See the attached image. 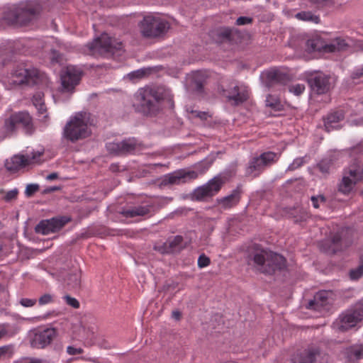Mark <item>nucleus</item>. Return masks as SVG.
<instances>
[{
  "instance_id": "obj_60",
  "label": "nucleus",
  "mask_w": 363,
  "mask_h": 363,
  "mask_svg": "<svg viewBox=\"0 0 363 363\" xmlns=\"http://www.w3.org/2000/svg\"><path fill=\"white\" fill-rule=\"evenodd\" d=\"M79 285V280L78 279V278L76 277L75 278V284L74 285V286H77Z\"/></svg>"
},
{
  "instance_id": "obj_41",
  "label": "nucleus",
  "mask_w": 363,
  "mask_h": 363,
  "mask_svg": "<svg viewBox=\"0 0 363 363\" xmlns=\"http://www.w3.org/2000/svg\"><path fill=\"white\" fill-rule=\"evenodd\" d=\"M53 302V296L50 294L41 296L38 300L39 305L43 306Z\"/></svg>"
},
{
  "instance_id": "obj_22",
  "label": "nucleus",
  "mask_w": 363,
  "mask_h": 363,
  "mask_svg": "<svg viewBox=\"0 0 363 363\" xmlns=\"http://www.w3.org/2000/svg\"><path fill=\"white\" fill-rule=\"evenodd\" d=\"M331 293L328 291H320L315 294L313 299L311 300L307 306V308L320 311L329 303V297Z\"/></svg>"
},
{
  "instance_id": "obj_61",
  "label": "nucleus",
  "mask_w": 363,
  "mask_h": 363,
  "mask_svg": "<svg viewBox=\"0 0 363 363\" xmlns=\"http://www.w3.org/2000/svg\"><path fill=\"white\" fill-rule=\"evenodd\" d=\"M209 167H210V164H208L205 167V169H204V170H203V171L201 172V174H203V173H204V172H206V171L209 168Z\"/></svg>"
},
{
  "instance_id": "obj_16",
  "label": "nucleus",
  "mask_w": 363,
  "mask_h": 363,
  "mask_svg": "<svg viewBox=\"0 0 363 363\" xmlns=\"http://www.w3.org/2000/svg\"><path fill=\"white\" fill-rule=\"evenodd\" d=\"M82 72L76 67H67L64 74L61 77L63 91L69 92L79 83Z\"/></svg>"
},
{
  "instance_id": "obj_58",
  "label": "nucleus",
  "mask_w": 363,
  "mask_h": 363,
  "mask_svg": "<svg viewBox=\"0 0 363 363\" xmlns=\"http://www.w3.org/2000/svg\"><path fill=\"white\" fill-rule=\"evenodd\" d=\"M26 363H41V361L37 359H30L29 362Z\"/></svg>"
},
{
  "instance_id": "obj_3",
  "label": "nucleus",
  "mask_w": 363,
  "mask_h": 363,
  "mask_svg": "<svg viewBox=\"0 0 363 363\" xmlns=\"http://www.w3.org/2000/svg\"><path fill=\"white\" fill-rule=\"evenodd\" d=\"M251 256L257 269L264 274H272L286 267L285 258L271 251L257 249Z\"/></svg>"
},
{
  "instance_id": "obj_51",
  "label": "nucleus",
  "mask_w": 363,
  "mask_h": 363,
  "mask_svg": "<svg viewBox=\"0 0 363 363\" xmlns=\"http://www.w3.org/2000/svg\"><path fill=\"white\" fill-rule=\"evenodd\" d=\"M10 351L9 346H4L0 347V359L4 357Z\"/></svg>"
},
{
  "instance_id": "obj_7",
  "label": "nucleus",
  "mask_w": 363,
  "mask_h": 363,
  "mask_svg": "<svg viewBox=\"0 0 363 363\" xmlns=\"http://www.w3.org/2000/svg\"><path fill=\"white\" fill-rule=\"evenodd\" d=\"M90 134L89 127L82 113L72 117L64 128V136L74 142L88 137Z\"/></svg>"
},
{
  "instance_id": "obj_21",
  "label": "nucleus",
  "mask_w": 363,
  "mask_h": 363,
  "mask_svg": "<svg viewBox=\"0 0 363 363\" xmlns=\"http://www.w3.org/2000/svg\"><path fill=\"white\" fill-rule=\"evenodd\" d=\"M226 97L233 105L242 104L249 97V92L246 87L235 85L231 89L226 91Z\"/></svg>"
},
{
  "instance_id": "obj_10",
  "label": "nucleus",
  "mask_w": 363,
  "mask_h": 363,
  "mask_svg": "<svg viewBox=\"0 0 363 363\" xmlns=\"http://www.w3.org/2000/svg\"><path fill=\"white\" fill-rule=\"evenodd\" d=\"M43 155V150H38L26 156L22 155H16L8 159L5 162L6 169L11 172L15 173L21 169L33 163H38L40 162V157Z\"/></svg>"
},
{
  "instance_id": "obj_46",
  "label": "nucleus",
  "mask_w": 363,
  "mask_h": 363,
  "mask_svg": "<svg viewBox=\"0 0 363 363\" xmlns=\"http://www.w3.org/2000/svg\"><path fill=\"white\" fill-rule=\"evenodd\" d=\"M62 56L55 50H52L50 54V59L52 62L59 63L62 61Z\"/></svg>"
},
{
  "instance_id": "obj_9",
  "label": "nucleus",
  "mask_w": 363,
  "mask_h": 363,
  "mask_svg": "<svg viewBox=\"0 0 363 363\" xmlns=\"http://www.w3.org/2000/svg\"><path fill=\"white\" fill-rule=\"evenodd\" d=\"M279 155L274 152H265L258 157H252L249 162L246 174L254 177L259 176L264 169L277 162Z\"/></svg>"
},
{
  "instance_id": "obj_50",
  "label": "nucleus",
  "mask_w": 363,
  "mask_h": 363,
  "mask_svg": "<svg viewBox=\"0 0 363 363\" xmlns=\"http://www.w3.org/2000/svg\"><path fill=\"white\" fill-rule=\"evenodd\" d=\"M303 164V159L302 158H298L294 160L293 163L290 165L289 167L290 169H294L295 168H297L300 166H301Z\"/></svg>"
},
{
  "instance_id": "obj_32",
  "label": "nucleus",
  "mask_w": 363,
  "mask_h": 363,
  "mask_svg": "<svg viewBox=\"0 0 363 363\" xmlns=\"http://www.w3.org/2000/svg\"><path fill=\"white\" fill-rule=\"evenodd\" d=\"M43 97L44 94L41 91L35 93L33 96V104L40 114H43L46 112V107L43 101Z\"/></svg>"
},
{
  "instance_id": "obj_13",
  "label": "nucleus",
  "mask_w": 363,
  "mask_h": 363,
  "mask_svg": "<svg viewBox=\"0 0 363 363\" xmlns=\"http://www.w3.org/2000/svg\"><path fill=\"white\" fill-rule=\"evenodd\" d=\"M225 182L220 177H215L207 184L198 187L194 192V196L197 200H203L208 197H212L217 194Z\"/></svg>"
},
{
  "instance_id": "obj_19",
  "label": "nucleus",
  "mask_w": 363,
  "mask_h": 363,
  "mask_svg": "<svg viewBox=\"0 0 363 363\" xmlns=\"http://www.w3.org/2000/svg\"><path fill=\"white\" fill-rule=\"evenodd\" d=\"M330 77L323 73H318L309 79L312 90L318 94L327 92L330 89Z\"/></svg>"
},
{
  "instance_id": "obj_55",
  "label": "nucleus",
  "mask_w": 363,
  "mask_h": 363,
  "mask_svg": "<svg viewBox=\"0 0 363 363\" xmlns=\"http://www.w3.org/2000/svg\"><path fill=\"white\" fill-rule=\"evenodd\" d=\"M354 152H359L363 154V143H360L357 147L354 148Z\"/></svg>"
},
{
  "instance_id": "obj_11",
  "label": "nucleus",
  "mask_w": 363,
  "mask_h": 363,
  "mask_svg": "<svg viewBox=\"0 0 363 363\" xmlns=\"http://www.w3.org/2000/svg\"><path fill=\"white\" fill-rule=\"evenodd\" d=\"M363 320V308L358 306L342 313L338 320L333 323L334 328L345 331L355 326Z\"/></svg>"
},
{
  "instance_id": "obj_34",
  "label": "nucleus",
  "mask_w": 363,
  "mask_h": 363,
  "mask_svg": "<svg viewBox=\"0 0 363 363\" xmlns=\"http://www.w3.org/2000/svg\"><path fill=\"white\" fill-rule=\"evenodd\" d=\"M0 194H4V196L2 198L3 200H4L6 202H9L17 199L18 191L17 189H14L7 192H5V191L3 189H1Z\"/></svg>"
},
{
  "instance_id": "obj_57",
  "label": "nucleus",
  "mask_w": 363,
  "mask_h": 363,
  "mask_svg": "<svg viewBox=\"0 0 363 363\" xmlns=\"http://www.w3.org/2000/svg\"><path fill=\"white\" fill-rule=\"evenodd\" d=\"M309 1L313 4H321L324 2H325L327 0H309Z\"/></svg>"
},
{
  "instance_id": "obj_62",
  "label": "nucleus",
  "mask_w": 363,
  "mask_h": 363,
  "mask_svg": "<svg viewBox=\"0 0 363 363\" xmlns=\"http://www.w3.org/2000/svg\"><path fill=\"white\" fill-rule=\"evenodd\" d=\"M4 335V332L0 331V338Z\"/></svg>"
},
{
  "instance_id": "obj_40",
  "label": "nucleus",
  "mask_w": 363,
  "mask_h": 363,
  "mask_svg": "<svg viewBox=\"0 0 363 363\" xmlns=\"http://www.w3.org/2000/svg\"><path fill=\"white\" fill-rule=\"evenodd\" d=\"M211 263L210 258L206 256L204 254L201 255L198 258V267L199 268H204L208 267Z\"/></svg>"
},
{
  "instance_id": "obj_17",
  "label": "nucleus",
  "mask_w": 363,
  "mask_h": 363,
  "mask_svg": "<svg viewBox=\"0 0 363 363\" xmlns=\"http://www.w3.org/2000/svg\"><path fill=\"white\" fill-rule=\"evenodd\" d=\"M138 145L135 138H128L121 142L108 143L106 147L110 152L122 155L134 152Z\"/></svg>"
},
{
  "instance_id": "obj_49",
  "label": "nucleus",
  "mask_w": 363,
  "mask_h": 363,
  "mask_svg": "<svg viewBox=\"0 0 363 363\" xmlns=\"http://www.w3.org/2000/svg\"><path fill=\"white\" fill-rule=\"evenodd\" d=\"M271 98V96H269L267 98V100H266V104L267 106H269V107H272V108H274V109H279V102L278 101H275V102H270L269 101V99Z\"/></svg>"
},
{
  "instance_id": "obj_43",
  "label": "nucleus",
  "mask_w": 363,
  "mask_h": 363,
  "mask_svg": "<svg viewBox=\"0 0 363 363\" xmlns=\"http://www.w3.org/2000/svg\"><path fill=\"white\" fill-rule=\"evenodd\" d=\"M64 298L65 299L66 303L74 308H78L79 307V303L75 298L65 296Z\"/></svg>"
},
{
  "instance_id": "obj_45",
  "label": "nucleus",
  "mask_w": 363,
  "mask_h": 363,
  "mask_svg": "<svg viewBox=\"0 0 363 363\" xmlns=\"http://www.w3.org/2000/svg\"><path fill=\"white\" fill-rule=\"evenodd\" d=\"M325 201V199L322 195L311 197L312 205L315 208L319 207V203H324Z\"/></svg>"
},
{
  "instance_id": "obj_14",
  "label": "nucleus",
  "mask_w": 363,
  "mask_h": 363,
  "mask_svg": "<svg viewBox=\"0 0 363 363\" xmlns=\"http://www.w3.org/2000/svg\"><path fill=\"white\" fill-rule=\"evenodd\" d=\"M69 221L70 218L66 216L43 220L35 226V230L42 235L57 233Z\"/></svg>"
},
{
  "instance_id": "obj_6",
  "label": "nucleus",
  "mask_w": 363,
  "mask_h": 363,
  "mask_svg": "<svg viewBox=\"0 0 363 363\" xmlns=\"http://www.w3.org/2000/svg\"><path fill=\"white\" fill-rule=\"evenodd\" d=\"M45 78V74L36 68L26 67L23 65L18 66L11 73V83L17 85L32 86L43 83Z\"/></svg>"
},
{
  "instance_id": "obj_8",
  "label": "nucleus",
  "mask_w": 363,
  "mask_h": 363,
  "mask_svg": "<svg viewBox=\"0 0 363 363\" xmlns=\"http://www.w3.org/2000/svg\"><path fill=\"white\" fill-rule=\"evenodd\" d=\"M363 179V164L355 161L345 170L339 190L345 194L350 193L355 184Z\"/></svg>"
},
{
  "instance_id": "obj_29",
  "label": "nucleus",
  "mask_w": 363,
  "mask_h": 363,
  "mask_svg": "<svg viewBox=\"0 0 363 363\" xmlns=\"http://www.w3.org/2000/svg\"><path fill=\"white\" fill-rule=\"evenodd\" d=\"M267 77L272 83H277L282 85L289 81V76L279 70H272L267 74Z\"/></svg>"
},
{
  "instance_id": "obj_15",
  "label": "nucleus",
  "mask_w": 363,
  "mask_h": 363,
  "mask_svg": "<svg viewBox=\"0 0 363 363\" xmlns=\"http://www.w3.org/2000/svg\"><path fill=\"white\" fill-rule=\"evenodd\" d=\"M198 176L196 171L180 169L165 175L162 179V184L164 185L180 184L194 180L198 178Z\"/></svg>"
},
{
  "instance_id": "obj_26",
  "label": "nucleus",
  "mask_w": 363,
  "mask_h": 363,
  "mask_svg": "<svg viewBox=\"0 0 363 363\" xmlns=\"http://www.w3.org/2000/svg\"><path fill=\"white\" fill-rule=\"evenodd\" d=\"M208 75L206 72L196 71L191 74L190 85L194 91L202 93L206 83Z\"/></svg>"
},
{
  "instance_id": "obj_47",
  "label": "nucleus",
  "mask_w": 363,
  "mask_h": 363,
  "mask_svg": "<svg viewBox=\"0 0 363 363\" xmlns=\"http://www.w3.org/2000/svg\"><path fill=\"white\" fill-rule=\"evenodd\" d=\"M252 22V18H251L250 17H246V16H240V17L238 18V19L236 20V24L238 26L246 25V24L251 23Z\"/></svg>"
},
{
  "instance_id": "obj_39",
  "label": "nucleus",
  "mask_w": 363,
  "mask_h": 363,
  "mask_svg": "<svg viewBox=\"0 0 363 363\" xmlns=\"http://www.w3.org/2000/svg\"><path fill=\"white\" fill-rule=\"evenodd\" d=\"M149 73L147 69H140L136 71L132 72L128 75L130 79H141Z\"/></svg>"
},
{
  "instance_id": "obj_4",
  "label": "nucleus",
  "mask_w": 363,
  "mask_h": 363,
  "mask_svg": "<svg viewBox=\"0 0 363 363\" xmlns=\"http://www.w3.org/2000/svg\"><path fill=\"white\" fill-rule=\"evenodd\" d=\"M141 35L150 39L164 36L171 28V24L165 18L155 14L145 16L138 23Z\"/></svg>"
},
{
  "instance_id": "obj_48",
  "label": "nucleus",
  "mask_w": 363,
  "mask_h": 363,
  "mask_svg": "<svg viewBox=\"0 0 363 363\" xmlns=\"http://www.w3.org/2000/svg\"><path fill=\"white\" fill-rule=\"evenodd\" d=\"M38 190V186L37 184H28L26 189V194L28 196L33 195L35 192Z\"/></svg>"
},
{
  "instance_id": "obj_23",
  "label": "nucleus",
  "mask_w": 363,
  "mask_h": 363,
  "mask_svg": "<svg viewBox=\"0 0 363 363\" xmlns=\"http://www.w3.org/2000/svg\"><path fill=\"white\" fill-rule=\"evenodd\" d=\"M342 232H338L332 236L331 239L328 241V246L325 248V251L327 253L335 254L342 251L345 247L349 245V242L342 239Z\"/></svg>"
},
{
  "instance_id": "obj_2",
  "label": "nucleus",
  "mask_w": 363,
  "mask_h": 363,
  "mask_svg": "<svg viewBox=\"0 0 363 363\" xmlns=\"http://www.w3.org/2000/svg\"><path fill=\"white\" fill-rule=\"evenodd\" d=\"M39 13V6L33 3L13 5L4 12V18L11 25L26 26L35 19Z\"/></svg>"
},
{
  "instance_id": "obj_63",
  "label": "nucleus",
  "mask_w": 363,
  "mask_h": 363,
  "mask_svg": "<svg viewBox=\"0 0 363 363\" xmlns=\"http://www.w3.org/2000/svg\"><path fill=\"white\" fill-rule=\"evenodd\" d=\"M44 118H45V119H46V118H48V116H47V115H45V116H44Z\"/></svg>"
},
{
  "instance_id": "obj_31",
  "label": "nucleus",
  "mask_w": 363,
  "mask_h": 363,
  "mask_svg": "<svg viewBox=\"0 0 363 363\" xmlns=\"http://www.w3.org/2000/svg\"><path fill=\"white\" fill-rule=\"evenodd\" d=\"M347 354L350 359H363V344L354 345L347 349Z\"/></svg>"
},
{
  "instance_id": "obj_38",
  "label": "nucleus",
  "mask_w": 363,
  "mask_h": 363,
  "mask_svg": "<svg viewBox=\"0 0 363 363\" xmlns=\"http://www.w3.org/2000/svg\"><path fill=\"white\" fill-rule=\"evenodd\" d=\"M352 79L354 83L357 84L363 82V67L357 69L352 74Z\"/></svg>"
},
{
  "instance_id": "obj_37",
  "label": "nucleus",
  "mask_w": 363,
  "mask_h": 363,
  "mask_svg": "<svg viewBox=\"0 0 363 363\" xmlns=\"http://www.w3.org/2000/svg\"><path fill=\"white\" fill-rule=\"evenodd\" d=\"M289 90L296 96H299L305 91V86L302 84H296L289 86Z\"/></svg>"
},
{
  "instance_id": "obj_25",
  "label": "nucleus",
  "mask_w": 363,
  "mask_h": 363,
  "mask_svg": "<svg viewBox=\"0 0 363 363\" xmlns=\"http://www.w3.org/2000/svg\"><path fill=\"white\" fill-rule=\"evenodd\" d=\"M344 113L342 111H336L330 113L324 118V125L325 130L330 132L334 129L340 128L339 123L344 119Z\"/></svg>"
},
{
  "instance_id": "obj_64",
  "label": "nucleus",
  "mask_w": 363,
  "mask_h": 363,
  "mask_svg": "<svg viewBox=\"0 0 363 363\" xmlns=\"http://www.w3.org/2000/svg\"><path fill=\"white\" fill-rule=\"evenodd\" d=\"M362 194H363V191H362Z\"/></svg>"
},
{
  "instance_id": "obj_12",
  "label": "nucleus",
  "mask_w": 363,
  "mask_h": 363,
  "mask_svg": "<svg viewBox=\"0 0 363 363\" xmlns=\"http://www.w3.org/2000/svg\"><path fill=\"white\" fill-rule=\"evenodd\" d=\"M23 128L27 134H31L33 126L30 116L26 112H18L12 114L5 121V128L7 132H13L16 128Z\"/></svg>"
},
{
  "instance_id": "obj_33",
  "label": "nucleus",
  "mask_w": 363,
  "mask_h": 363,
  "mask_svg": "<svg viewBox=\"0 0 363 363\" xmlns=\"http://www.w3.org/2000/svg\"><path fill=\"white\" fill-rule=\"evenodd\" d=\"M307 47L311 50V51H321L324 50L325 51V45L323 44V42L321 40L320 38H312L309 39L307 41Z\"/></svg>"
},
{
  "instance_id": "obj_28",
  "label": "nucleus",
  "mask_w": 363,
  "mask_h": 363,
  "mask_svg": "<svg viewBox=\"0 0 363 363\" xmlns=\"http://www.w3.org/2000/svg\"><path fill=\"white\" fill-rule=\"evenodd\" d=\"M348 46L346 39L338 37L335 38L330 43L325 45V52H333L335 51L345 50Z\"/></svg>"
},
{
  "instance_id": "obj_56",
  "label": "nucleus",
  "mask_w": 363,
  "mask_h": 363,
  "mask_svg": "<svg viewBox=\"0 0 363 363\" xmlns=\"http://www.w3.org/2000/svg\"><path fill=\"white\" fill-rule=\"evenodd\" d=\"M172 317L177 320H179L181 317V313L179 311H173L172 312Z\"/></svg>"
},
{
  "instance_id": "obj_36",
  "label": "nucleus",
  "mask_w": 363,
  "mask_h": 363,
  "mask_svg": "<svg viewBox=\"0 0 363 363\" xmlns=\"http://www.w3.org/2000/svg\"><path fill=\"white\" fill-rule=\"evenodd\" d=\"M233 30L230 28H224L218 31V35L221 40H230Z\"/></svg>"
},
{
  "instance_id": "obj_44",
  "label": "nucleus",
  "mask_w": 363,
  "mask_h": 363,
  "mask_svg": "<svg viewBox=\"0 0 363 363\" xmlns=\"http://www.w3.org/2000/svg\"><path fill=\"white\" fill-rule=\"evenodd\" d=\"M67 352L69 355H77V354H83L84 350L81 347H75L74 346H68L67 347Z\"/></svg>"
},
{
  "instance_id": "obj_27",
  "label": "nucleus",
  "mask_w": 363,
  "mask_h": 363,
  "mask_svg": "<svg viewBox=\"0 0 363 363\" xmlns=\"http://www.w3.org/2000/svg\"><path fill=\"white\" fill-rule=\"evenodd\" d=\"M240 189L237 188L236 189L233 190L230 195L223 198L220 201V205L225 209L230 208L236 206L240 201Z\"/></svg>"
},
{
  "instance_id": "obj_35",
  "label": "nucleus",
  "mask_w": 363,
  "mask_h": 363,
  "mask_svg": "<svg viewBox=\"0 0 363 363\" xmlns=\"http://www.w3.org/2000/svg\"><path fill=\"white\" fill-rule=\"evenodd\" d=\"M363 275V260H361L360 264L356 268L352 269L350 272V278L352 280H357Z\"/></svg>"
},
{
  "instance_id": "obj_52",
  "label": "nucleus",
  "mask_w": 363,
  "mask_h": 363,
  "mask_svg": "<svg viewBox=\"0 0 363 363\" xmlns=\"http://www.w3.org/2000/svg\"><path fill=\"white\" fill-rule=\"evenodd\" d=\"M318 168L323 173H327L328 172V167L325 165L323 163H320L318 164Z\"/></svg>"
},
{
  "instance_id": "obj_59",
  "label": "nucleus",
  "mask_w": 363,
  "mask_h": 363,
  "mask_svg": "<svg viewBox=\"0 0 363 363\" xmlns=\"http://www.w3.org/2000/svg\"><path fill=\"white\" fill-rule=\"evenodd\" d=\"M182 240V238L181 236H177L175 238H174V242H177V243H179L181 242Z\"/></svg>"
},
{
  "instance_id": "obj_18",
  "label": "nucleus",
  "mask_w": 363,
  "mask_h": 363,
  "mask_svg": "<svg viewBox=\"0 0 363 363\" xmlns=\"http://www.w3.org/2000/svg\"><path fill=\"white\" fill-rule=\"evenodd\" d=\"M57 335L55 328H46L36 333L32 340L31 345L33 347L44 348L50 345Z\"/></svg>"
},
{
  "instance_id": "obj_53",
  "label": "nucleus",
  "mask_w": 363,
  "mask_h": 363,
  "mask_svg": "<svg viewBox=\"0 0 363 363\" xmlns=\"http://www.w3.org/2000/svg\"><path fill=\"white\" fill-rule=\"evenodd\" d=\"M194 113H196V116L202 118L206 119L207 113L206 112H201V111H194Z\"/></svg>"
},
{
  "instance_id": "obj_20",
  "label": "nucleus",
  "mask_w": 363,
  "mask_h": 363,
  "mask_svg": "<svg viewBox=\"0 0 363 363\" xmlns=\"http://www.w3.org/2000/svg\"><path fill=\"white\" fill-rule=\"evenodd\" d=\"M319 354L320 350L318 347H308L299 351L292 359V363H314Z\"/></svg>"
},
{
  "instance_id": "obj_1",
  "label": "nucleus",
  "mask_w": 363,
  "mask_h": 363,
  "mask_svg": "<svg viewBox=\"0 0 363 363\" xmlns=\"http://www.w3.org/2000/svg\"><path fill=\"white\" fill-rule=\"evenodd\" d=\"M170 92L163 86H147L135 94V109L146 116L155 115L160 109L161 101L170 99Z\"/></svg>"
},
{
  "instance_id": "obj_30",
  "label": "nucleus",
  "mask_w": 363,
  "mask_h": 363,
  "mask_svg": "<svg viewBox=\"0 0 363 363\" xmlns=\"http://www.w3.org/2000/svg\"><path fill=\"white\" fill-rule=\"evenodd\" d=\"M295 17L299 21L311 22L315 24H318L320 22L319 16L315 15L313 12L308 11H303L298 12L295 15Z\"/></svg>"
},
{
  "instance_id": "obj_54",
  "label": "nucleus",
  "mask_w": 363,
  "mask_h": 363,
  "mask_svg": "<svg viewBox=\"0 0 363 363\" xmlns=\"http://www.w3.org/2000/svg\"><path fill=\"white\" fill-rule=\"evenodd\" d=\"M57 177H58V175L57 173H51L46 177V179L48 180L52 181V180L57 179Z\"/></svg>"
},
{
  "instance_id": "obj_24",
  "label": "nucleus",
  "mask_w": 363,
  "mask_h": 363,
  "mask_svg": "<svg viewBox=\"0 0 363 363\" xmlns=\"http://www.w3.org/2000/svg\"><path fill=\"white\" fill-rule=\"evenodd\" d=\"M153 213V206L147 204L145 206H133L124 209L122 214L126 218H134L136 216H151Z\"/></svg>"
},
{
  "instance_id": "obj_42",
  "label": "nucleus",
  "mask_w": 363,
  "mask_h": 363,
  "mask_svg": "<svg viewBox=\"0 0 363 363\" xmlns=\"http://www.w3.org/2000/svg\"><path fill=\"white\" fill-rule=\"evenodd\" d=\"M37 301L36 299H31L27 298H23L19 301L20 304L26 308L33 307L35 305Z\"/></svg>"
},
{
  "instance_id": "obj_5",
  "label": "nucleus",
  "mask_w": 363,
  "mask_h": 363,
  "mask_svg": "<svg viewBox=\"0 0 363 363\" xmlns=\"http://www.w3.org/2000/svg\"><path fill=\"white\" fill-rule=\"evenodd\" d=\"M122 49V43L111 38L107 33H103L92 43L86 45L84 52L95 57L113 53Z\"/></svg>"
}]
</instances>
